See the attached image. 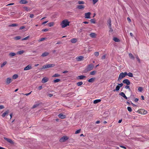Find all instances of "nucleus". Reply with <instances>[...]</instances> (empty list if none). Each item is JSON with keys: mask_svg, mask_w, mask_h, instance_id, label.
Segmentation results:
<instances>
[{"mask_svg": "<svg viewBox=\"0 0 149 149\" xmlns=\"http://www.w3.org/2000/svg\"><path fill=\"white\" fill-rule=\"evenodd\" d=\"M70 23L67 19H65L62 21L61 25L62 28H64L68 26H69Z\"/></svg>", "mask_w": 149, "mask_h": 149, "instance_id": "f257e3e1", "label": "nucleus"}, {"mask_svg": "<svg viewBox=\"0 0 149 149\" xmlns=\"http://www.w3.org/2000/svg\"><path fill=\"white\" fill-rule=\"evenodd\" d=\"M54 66H55V65L54 64L45 65L43 66L42 69H46V68L53 67Z\"/></svg>", "mask_w": 149, "mask_h": 149, "instance_id": "f03ea898", "label": "nucleus"}, {"mask_svg": "<svg viewBox=\"0 0 149 149\" xmlns=\"http://www.w3.org/2000/svg\"><path fill=\"white\" fill-rule=\"evenodd\" d=\"M94 67V65L92 64H91L88 65L87 66L86 70L87 71H89L92 70Z\"/></svg>", "mask_w": 149, "mask_h": 149, "instance_id": "7ed1b4c3", "label": "nucleus"}, {"mask_svg": "<svg viewBox=\"0 0 149 149\" xmlns=\"http://www.w3.org/2000/svg\"><path fill=\"white\" fill-rule=\"evenodd\" d=\"M125 76L124 75V73L123 72H122L120 73L119 74V77L118 79V80L120 81L123 78L125 77Z\"/></svg>", "mask_w": 149, "mask_h": 149, "instance_id": "20e7f679", "label": "nucleus"}, {"mask_svg": "<svg viewBox=\"0 0 149 149\" xmlns=\"http://www.w3.org/2000/svg\"><path fill=\"white\" fill-rule=\"evenodd\" d=\"M123 82L124 84H126L127 85H128L130 84V81L127 79H126L124 80Z\"/></svg>", "mask_w": 149, "mask_h": 149, "instance_id": "39448f33", "label": "nucleus"}, {"mask_svg": "<svg viewBox=\"0 0 149 149\" xmlns=\"http://www.w3.org/2000/svg\"><path fill=\"white\" fill-rule=\"evenodd\" d=\"M32 68L31 65L29 64L27 65L26 67L24 69V70H27L31 69Z\"/></svg>", "mask_w": 149, "mask_h": 149, "instance_id": "423d86ee", "label": "nucleus"}, {"mask_svg": "<svg viewBox=\"0 0 149 149\" xmlns=\"http://www.w3.org/2000/svg\"><path fill=\"white\" fill-rule=\"evenodd\" d=\"M91 13L90 12H88L86 13L85 14V18L90 19V15Z\"/></svg>", "mask_w": 149, "mask_h": 149, "instance_id": "0eeeda50", "label": "nucleus"}, {"mask_svg": "<svg viewBox=\"0 0 149 149\" xmlns=\"http://www.w3.org/2000/svg\"><path fill=\"white\" fill-rule=\"evenodd\" d=\"M4 139L5 140H6L8 142L11 144H13L14 142L11 139L8 138L6 137H4Z\"/></svg>", "mask_w": 149, "mask_h": 149, "instance_id": "6e6552de", "label": "nucleus"}, {"mask_svg": "<svg viewBox=\"0 0 149 149\" xmlns=\"http://www.w3.org/2000/svg\"><path fill=\"white\" fill-rule=\"evenodd\" d=\"M68 139L67 136H63L60 140V141L61 142H63L65 141Z\"/></svg>", "mask_w": 149, "mask_h": 149, "instance_id": "1a4fd4ad", "label": "nucleus"}, {"mask_svg": "<svg viewBox=\"0 0 149 149\" xmlns=\"http://www.w3.org/2000/svg\"><path fill=\"white\" fill-rule=\"evenodd\" d=\"M84 58V57L83 56H80L77 57L76 58V59L78 61H79L82 60Z\"/></svg>", "mask_w": 149, "mask_h": 149, "instance_id": "9d476101", "label": "nucleus"}, {"mask_svg": "<svg viewBox=\"0 0 149 149\" xmlns=\"http://www.w3.org/2000/svg\"><path fill=\"white\" fill-rule=\"evenodd\" d=\"M58 117L61 119H64L66 117L65 115L63 114L62 113H60L58 115Z\"/></svg>", "mask_w": 149, "mask_h": 149, "instance_id": "9b49d317", "label": "nucleus"}, {"mask_svg": "<svg viewBox=\"0 0 149 149\" xmlns=\"http://www.w3.org/2000/svg\"><path fill=\"white\" fill-rule=\"evenodd\" d=\"M89 36L91 38H95L97 36L96 34L94 33H91L89 34Z\"/></svg>", "mask_w": 149, "mask_h": 149, "instance_id": "f8f14e48", "label": "nucleus"}, {"mask_svg": "<svg viewBox=\"0 0 149 149\" xmlns=\"http://www.w3.org/2000/svg\"><path fill=\"white\" fill-rule=\"evenodd\" d=\"M48 80V79L47 77L43 78L42 80V82L43 83H45L47 82Z\"/></svg>", "mask_w": 149, "mask_h": 149, "instance_id": "ddd939ff", "label": "nucleus"}, {"mask_svg": "<svg viewBox=\"0 0 149 149\" xmlns=\"http://www.w3.org/2000/svg\"><path fill=\"white\" fill-rule=\"evenodd\" d=\"M85 8V6L83 5H78L77 6V8L79 9H83Z\"/></svg>", "mask_w": 149, "mask_h": 149, "instance_id": "4468645a", "label": "nucleus"}, {"mask_svg": "<svg viewBox=\"0 0 149 149\" xmlns=\"http://www.w3.org/2000/svg\"><path fill=\"white\" fill-rule=\"evenodd\" d=\"M107 25L109 27H110L111 26V21L110 19H109L107 21Z\"/></svg>", "mask_w": 149, "mask_h": 149, "instance_id": "2eb2a0df", "label": "nucleus"}, {"mask_svg": "<svg viewBox=\"0 0 149 149\" xmlns=\"http://www.w3.org/2000/svg\"><path fill=\"white\" fill-rule=\"evenodd\" d=\"M119 95L123 96L124 98L126 99H127V97L125 96L124 93L123 92H121L119 93Z\"/></svg>", "mask_w": 149, "mask_h": 149, "instance_id": "dca6fc26", "label": "nucleus"}, {"mask_svg": "<svg viewBox=\"0 0 149 149\" xmlns=\"http://www.w3.org/2000/svg\"><path fill=\"white\" fill-rule=\"evenodd\" d=\"M11 82V79L10 78H7L6 79V82L7 84H8Z\"/></svg>", "mask_w": 149, "mask_h": 149, "instance_id": "f3484780", "label": "nucleus"}, {"mask_svg": "<svg viewBox=\"0 0 149 149\" xmlns=\"http://www.w3.org/2000/svg\"><path fill=\"white\" fill-rule=\"evenodd\" d=\"M85 77H86L85 76L82 75H81L78 76L77 77V79H82L84 78H85Z\"/></svg>", "mask_w": 149, "mask_h": 149, "instance_id": "a211bd4d", "label": "nucleus"}, {"mask_svg": "<svg viewBox=\"0 0 149 149\" xmlns=\"http://www.w3.org/2000/svg\"><path fill=\"white\" fill-rule=\"evenodd\" d=\"M9 112V111L8 110L4 113L2 115V116L3 117H4L6 116V115H7L8 113Z\"/></svg>", "mask_w": 149, "mask_h": 149, "instance_id": "6ab92c4d", "label": "nucleus"}, {"mask_svg": "<svg viewBox=\"0 0 149 149\" xmlns=\"http://www.w3.org/2000/svg\"><path fill=\"white\" fill-rule=\"evenodd\" d=\"M49 54V53L46 52H45L43 53L41 55V56L44 57L48 56Z\"/></svg>", "mask_w": 149, "mask_h": 149, "instance_id": "aec40b11", "label": "nucleus"}, {"mask_svg": "<svg viewBox=\"0 0 149 149\" xmlns=\"http://www.w3.org/2000/svg\"><path fill=\"white\" fill-rule=\"evenodd\" d=\"M21 4H26L28 3V1L26 0H21L19 1Z\"/></svg>", "mask_w": 149, "mask_h": 149, "instance_id": "412c9836", "label": "nucleus"}, {"mask_svg": "<svg viewBox=\"0 0 149 149\" xmlns=\"http://www.w3.org/2000/svg\"><path fill=\"white\" fill-rule=\"evenodd\" d=\"M95 79V78H92L88 80V81L89 82H93Z\"/></svg>", "mask_w": 149, "mask_h": 149, "instance_id": "4be33fe9", "label": "nucleus"}, {"mask_svg": "<svg viewBox=\"0 0 149 149\" xmlns=\"http://www.w3.org/2000/svg\"><path fill=\"white\" fill-rule=\"evenodd\" d=\"M77 41V39L76 38H74L71 39V42L72 43H75Z\"/></svg>", "mask_w": 149, "mask_h": 149, "instance_id": "5701e85b", "label": "nucleus"}, {"mask_svg": "<svg viewBox=\"0 0 149 149\" xmlns=\"http://www.w3.org/2000/svg\"><path fill=\"white\" fill-rule=\"evenodd\" d=\"M25 52V51L24 50H21L17 52V54H22Z\"/></svg>", "mask_w": 149, "mask_h": 149, "instance_id": "b1692460", "label": "nucleus"}, {"mask_svg": "<svg viewBox=\"0 0 149 149\" xmlns=\"http://www.w3.org/2000/svg\"><path fill=\"white\" fill-rule=\"evenodd\" d=\"M130 58L132 59H134V57L133 55L131 53H130L129 54Z\"/></svg>", "mask_w": 149, "mask_h": 149, "instance_id": "393cba45", "label": "nucleus"}, {"mask_svg": "<svg viewBox=\"0 0 149 149\" xmlns=\"http://www.w3.org/2000/svg\"><path fill=\"white\" fill-rule=\"evenodd\" d=\"M16 55L15 53L14 52H11L9 53V55L11 57H13L15 56Z\"/></svg>", "mask_w": 149, "mask_h": 149, "instance_id": "a878e982", "label": "nucleus"}, {"mask_svg": "<svg viewBox=\"0 0 149 149\" xmlns=\"http://www.w3.org/2000/svg\"><path fill=\"white\" fill-rule=\"evenodd\" d=\"M101 100L100 99L96 100L94 101L93 103L94 104H97L100 102Z\"/></svg>", "mask_w": 149, "mask_h": 149, "instance_id": "bb28decb", "label": "nucleus"}, {"mask_svg": "<svg viewBox=\"0 0 149 149\" xmlns=\"http://www.w3.org/2000/svg\"><path fill=\"white\" fill-rule=\"evenodd\" d=\"M113 40L116 42H119L120 41V40L116 37L113 38Z\"/></svg>", "mask_w": 149, "mask_h": 149, "instance_id": "cd10ccee", "label": "nucleus"}, {"mask_svg": "<svg viewBox=\"0 0 149 149\" xmlns=\"http://www.w3.org/2000/svg\"><path fill=\"white\" fill-rule=\"evenodd\" d=\"M54 23L53 22H51L48 23L49 26V27L52 26H54Z\"/></svg>", "mask_w": 149, "mask_h": 149, "instance_id": "c85d7f7f", "label": "nucleus"}, {"mask_svg": "<svg viewBox=\"0 0 149 149\" xmlns=\"http://www.w3.org/2000/svg\"><path fill=\"white\" fill-rule=\"evenodd\" d=\"M120 87L119 86H117L116 87V89L113 90V91H118L120 89Z\"/></svg>", "mask_w": 149, "mask_h": 149, "instance_id": "c756f323", "label": "nucleus"}, {"mask_svg": "<svg viewBox=\"0 0 149 149\" xmlns=\"http://www.w3.org/2000/svg\"><path fill=\"white\" fill-rule=\"evenodd\" d=\"M7 63V62L6 61H4L3 63L1 65V68L3 67L4 65H5Z\"/></svg>", "mask_w": 149, "mask_h": 149, "instance_id": "7c9ffc66", "label": "nucleus"}, {"mask_svg": "<svg viewBox=\"0 0 149 149\" xmlns=\"http://www.w3.org/2000/svg\"><path fill=\"white\" fill-rule=\"evenodd\" d=\"M82 84H83V82L82 81H80L78 82H77V84L78 86H79L81 85H82Z\"/></svg>", "mask_w": 149, "mask_h": 149, "instance_id": "2f4dec72", "label": "nucleus"}, {"mask_svg": "<svg viewBox=\"0 0 149 149\" xmlns=\"http://www.w3.org/2000/svg\"><path fill=\"white\" fill-rule=\"evenodd\" d=\"M94 54L97 57L99 55V53L98 52H95Z\"/></svg>", "mask_w": 149, "mask_h": 149, "instance_id": "473e14b6", "label": "nucleus"}, {"mask_svg": "<svg viewBox=\"0 0 149 149\" xmlns=\"http://www.w3.org/2000/svg\"><path fill=\"white\" fill-rule=\"evenodd\" d=\"M96 72L95 71H93L90 73V74L92 75H94L96 73Z\"/></svg>", "mask_w": 149, "mask_h": 149, "instance_id": "72a5a7b5", "label": "nucleus"}, {"mask_svg": "<svg viewBox=\"0 0 149 149\" xmlns=\"http://www.w3.org/2000/svg\"><path fill=\"white\" fill-rule=\"evenodd\" d=\"M18 77V75L16 74L14 75L13 76V77L14 79H17Z\"/></svg>", "mask_w": 149, "mask_h": 149, "instance_id": "f704fd0d", "label": "nucleus"}, {"mask_svg": "<svg viewBox=\"0 0 149 149\" xmlns=\"http://www.w3.org/2000/svg\"><path fill=\"white\" fill-rule=\"evenodd\" d=\"M84 3V1H79L78 2V4H83Z\"/></svg>", "mask_w": 149, "mask_h": 149, "instance_id": "c9c22d12", "label": "nucleus"}, {"mask_svg": "<svg viewBox=\"0 0 149 149\" xmlns=\"http://www.w3.org/2000/svg\"><path fill=\"white\" fill-rule=\"evenodd\" d=\"M130 77H133V74L131 72H129L128 73V75Z\"/></svg>", "mask_w": 149, "mask_h": 149, "instance_id": "e433bc0d", "label": "nucleus"}, {"mask_svg": "<svg viewBox=\"0 0 149 149\" xmlns=\"http://www.w3.org/2000/svg\"><path fill=\"white\" fill-rule=\"evenodd\" d=\"M60 81V79H57L54 80V83L58 82Z\"/></svg>", "mask_w": 149, "mask_h": 149, "instance_id": "4c0bfd02", "label": "nucleus"}, {"mask_svg": "<svg viewBox=\"0 0 149 149\" xmlns=\"http://www.w3.org/2000/svg\"><path fill=\"white\" fill-rule=\"evenodd\" d=\"M138 90L139 92H142V91L143 90V88L142 87H139L138 88Z\"/></svg>", "mask_w": 149, "mask_h": 149, "instance_id": "58836bf2", "label": "nucleus"}, {"mask_svg": "<svg viewBox=\"0 0 149 149\" xmlns=\"http://www.w3.org/2000/svg\"><path fill=\"white\" fill-rule=\"evenodd\" d=\"M109 27L110 29V30H109V32L111 33H112L113 30L112 28V26H111L110 27Z\"/></svg>", "mask_w": 149, "mask_h": 149, "instance_id": "ea45409f", "label": "nucleus"}, {"mask_svg": "<svg viewBox=\"0 0 149 149\" xmlns=\"http://www.w3.org/2000/svg\"><path fill=\"white\" fill-rule=\"evenodd\" d=\"M29 38V36H28L25 38H24L22 39V40H27Z\"/></svg>", "mask_w": 149, "mask_h": 149, "instance_id": "a19ab883", "label": "nucleus"}, {"mask_svg": "<svg viewBox=\"0 0 149 149\" xmlns=\"http://www.w3.org/2000/svg\"><path fill=\"white\" fill-rule=\"evenodd\" d=\"M17 26V24H13L9 26Z\"/></svg>", "mask_w": 149, "mask_h": 149, "instance_id": "79ce46f5", "label": "nucleus"}, {"mask_svg": "<svg viewBox=\"0 0 149 149\" xmlns=\"http://www.w3.org/2000/svg\"><path fill=\"white\" fill-rule=\"evenodd\" d=\"M90 21L92 23H95V21L94 19H91Z\"/></svg>", "mask_w": 149, "mask_h": 149, "instance_id": "37998d69", "label": "nucleus"}, {"mask_svg": "<svg viewBox=\"0 0 149 149\" xmlns=\"http://www.w3.org/2000/svg\"><path fill=\"white\" fill-rule=\"evenodd\" d=\"M21 38V37L20 36H17L15 37V39L16 40H18L19 39H20Z\"/></svg>", "mask_w": 149, "mask_h": 149, "instance_id": "c03bdc74", "label": "nucleus"}, {"mask_svg": "<svg viewBox=\"0 0 149 149\" xmlns=\"http://www.w3.org/2000/svg\"><path fill=\"white\" fill-rule=\"evenodd\" d=\"M60 76V75L58 74H56L52 76L53 77H58Z\"/></svg>", "mask_w": 149, "mask_h": 149, "instance_id": "a18cd8bd", "label": "nucleus"}, {"mask_svg": "<svg viewBox=\"0 0 149 149\" xmlns=\"http://www.w3.org/2000/svg\"><path fill=\"white\" fill-rule=\"evenodd\" d=\"M127 109L129 112H131L132 111L131 108L129 107H127Z\"/></svg>", "mask_w": 149, "mask_h": 149, "instance_id": "49530a36", "label": "nucleus"}, {"mask_svg": "<svg viewBox=\"0 0 149 149\" xmlns=\"http://www.w3.org/2000/svg\"><path fill=\"white\" fill-rule=\"evenodd\" d=\"M125 88V89H128L129 90H130V87L129 86H128V85H127V86H126Z\"/></svg>", "mask_w": 149, "mask_h": 149, "instance_id": "de8ad7c7", "label": "nucleus"}, {"mask_svg": "<svg viewBox=\"0 0 149 149\" xmlns=\"http://www.w3.org/2000/svg\"><path fill=\"white\" fill-rule=\"evenodd\" d=\"M80 131H81L80 129L78 130H77L75 131V134H78V133H79L80 132Z\"/></svg>", "mask_w": 149, "mask_h": 149, "instance_id": "09e8293b", "label": "nucleus"}, {"mask_svg": "<svg viewBox=\"0 0 149 149\" xmlns=\"http://www.w3.org/2000/svg\"><path fill=\"white\" fill-rule=\"evenodd\" d=\"M48 31V29H44L42 30V31H43V32H46V31Z\"/></svg>", "mask_w": 149, "mask_h": 149, "instance_id": "8fccbe9b", "label": "nucleus"}, {"mask_svg": "<svg viewBox=\"0 0 149 149\" xmlns=\"http://www.w3.org/2000/svg\"><path fill=\"white\" fill-rule=\"evenodd\" d=\"M38 104H34L33 105L32 108H36V107H38Z\"/></svg>", "mask_w": 149, "mask_h": 149, "instance_id": "3c124183", "label": "nucleus"}, {"mask_svg": "<svg viewBox=\"0 0 149 149\" xmlns=\"http://www.w3.org/2000/svg\"><path fill=\"white\" fill-rule=\"evenodd\" d=\"M45 39V38H42L40 39L38 41L39 42L42 41L44 40Z\"/></svg>", "mask_w": 149, "mask_h": 149, "instance_id": "603ef678", "label": "nucleus"}, {"mask_svg": "<svg viewBox=\"0 0 149 149\" xmlns=\"http://www.w3.org/2000/svg\"><path fill=\"white\" fill-rule=\"evenodd\" d=\"M93 4H95L97 1L98 0H93Z\"/></svg>", "mask_w": 149, "mask_h": 149, "instance_id": "864d4df0", "label": "nucleus"}, {"mask_svg": "<svg viewBox=\"0 0 149 149\" xmlns=\"http://www.w3.org/2000/svg\"><path fill=\"white\" fill-rule=\"evenodd\" d=\"M4 108V107L3 105H0V109H3Z\"/></svg>", "mask_w": 149, "mask_h": 149, "instance_id": "5fc2aeb1", "label": "nucleus"}, {"mask_svg": "<svg viewBox=\"0 0 149 149\" xmlns=\"http://www.w3.org/2000/svg\"><path fill=\"white\" fill-rule=\"evenodd\" d=\"M32 91L30 92L29 93H26V94H24L25 95H26V96H28L32 92Z\"/></svg>", "mask_w": 149, "mask_h": 149, "instance_id": "6e6d98bb", "label": "nucleus"}, {"mask_svg": "<svg viewBox=\"0 0 149 149\" xmlns=\"http://www.w3.org/2000/svg\"><path fill=\"white\" fill-rule=\"evenodd\" d=\"M118 84L120 86V87H121L122 86H123V83H120V84Z\"/></svg>", "mask_w": 149, "mask_h": 149, "instance_id": "4d7b16f0", "label": "nucleus"}, {"mask_svg": "<svg viewBox=\"0 0 149 149\" xmlns=\"http://www.w3.org/2000/svg\"><path fill=\"white\" fill-rule=\"evenodd\" d=\"M24 28H25L24 26H21L20 28L19 29H20V30L22 29H24Z\"/></svg>", "mask_w": 149, "mask_h": 149, "instance_id": "13d9d810", "label": "nucleus"}, {"mask_svg": "<svg viewBox=\"0 0 149 149\" xmlns=\"http://www.w3.org/2000/svg\"><path fill=\"white\" fill-rule=\"evenodd\" d=\"M138 100L139 99L137 98H135L134 100V101L136 102H137L138 101Z\"/></svg>", "mask_w": 149, "mask_h": 149, "instance_id": "bf43d9fd", "label": "nucleus"}, {"mask_svg": "<svg viewBox=\"0 0 149 149\" xmlns=\"http://www.w3.org/2000/svg\"><path fill=\"white\" fill-rule=\"evenodd\" d=\"M105 57H106V56L105 55H103V56L102 57V59H104L105 58Z\"/></svg>", "mask_w": 149, "mask_h": 149, "instance_id": "052dcab7", "label": "nucleus"}, {"mask_svg": "<svg viewBox=\"0 0 149 149\" xmlns=\"http://www.w3.org/2000/svg\"><path fill=\"white\" fill-rule=\"evenodd\" d=\"M124 73V75L125 76V77L126 75H128V73H127V72H125Z\"/></svg>", "mask_w": 149, "mask_h": 149, "instance_id": "680f3d73", "label": "nucleus"}, {"mask_svg": "<svg viewBox=\"0 0 149 149\" xmlns=\"http://www.w3.org/2000/svg\"><path fill=\"white\" fill-rule=\"evenodd\" d=\"M34 17V15L33 14H31L30 15V17L31 18H33Z\"/></svg>", "mask_w": 149, "mask_h": 149, "instance_id": "e2e57ef3", "label": "nucleus"}, {"mask_svg": "<svg viewBox=\"0 0 149 149\" xmlns=\"http://www.w3.org/2000/svg\"><path fill=\"white\" fill-rule=\"evenodd\" d=\"M48 96L49 97H51L53 96V95L51 94H49L48 95Z\"/></svg>", "mask_w": 149, "mask_h": 149, "instance_id": "0e129e2a", "label": "nucleus"}, {"mask_svg": "<svg viewBox=\"0 0 149 149\" xmlns=\"http://www.w3.org/2000/svg\"><path fill=\"white\" fill-rule=\"evenodd\" d=\"M127 20H128V21L129 22H130L131 21L129 17L127 18Z\"/></svg>", "mask_w": 149, "mask_h": 149, "instance_id": "69168bd1", "label": "nucleus"}, {"mask_svg": "<svg viewBox=\"0 0 149 149\" xmlns=\"http://www.w3.org/2000/svg\"><path fill=\"white\" fill-rule=\"evenodd\" d=\"M141 98L142 100H144V97L143 95L141 96Z\"/></svg>", "mask_w": 149, "mask_h": 149, "instance_id": "338daca9", "label": "nucleus"}, {"mask_svg": "<svg viewBox=\"0 0 149 149\" xmlns=\"http://www.w3.org/2000/svg\"><path fill=\"white\" fill-rule=\"evenodd\" d=\"M68 71L65 70V71L64 72H63V73H68Z\"/></svg>", "mask_w": 149, "mask_h": 149, "instance_id": "774afa93", "label": "nucleus"}]
</instances>
